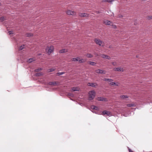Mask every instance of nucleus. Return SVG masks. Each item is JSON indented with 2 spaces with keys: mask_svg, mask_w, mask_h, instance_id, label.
Masks as SVG:
<instances>
[{
  "mask_svg": "<svg viewBox=\"0 0 152 152\" xmlns=\"http://www.w3.org/2000/svg\"><path fill=\"white\" fill-rule=\"evenodd\" d=\"M88 99L91 100L93 99L95 96V92L94 91H90L88 93Z\"/></svg>",
  "mask_w": 152,
  "mask_h": 152,
  "instance_id": "1",
  "label": "nucleus"
},
{
  "mask_svg": "<svg viewBox=\"0 0 152 152\" xmlns=\"http://www.w3.org/2000/svg\"><path fill=\"white\" fill-rule=\"evenodd\" d=\"M94 41L96 44L99 45V46H103L104 45L103 43L99 39H95Z\"/></svg>",
  "mask_w": 152,
  "mask_h": 152,
  "instance_id": "2",
  "label": "nucleus"
},
{
  "mask_svg": "<svg viewBox=\"0 0 152 152\" xmlns=\"http://www.w3.org/2000/svg\"><path fill=\"white\" fill-rule=\"evenodd\" d=\"M102 114L103 115H106L109 116L112 115V114L111 112L106 110L102 112Z\"/></svg>",
  "mask_w": 152,
  "mask_h": 152,
  "instance_id": "3",
  "label": "nucleus"
},
{
  "mask_svg": "<svg viewBox=\"0 0 152 152\" xmlns=\"http://www.w3.org/2000/svg\"><path fill=\"white\" fill-rule=\"evenodd\" d=\"M66 13L69 15H74L75 14V12L69 10L66 12Z\"/></svg>",
  "mask_w": 152,
  "mask_h": 152,
  "instance_id": "4",
  "label": "nucleus"
},
{
  "mask_svg": "<svg viewBox=\"0 0 152 152\" xmlns=\"http://www.w3.org/2000/svg\"><path fill=\"white\" fill-rule=\"evenodd\" d=\"M87 85L88 86L93 87H96L97 86V84L95 83H88Z\"/></svg>",
  "mask_w": 152,
  "mask_h": 152,
  "instance_id": "5",
  "label": "nucleus"
},
{
  "mask_svg": "<svg viewBox=\"0 0 152 152\" xmlns=\"http://www.w3.org/2000/svg\"><path fill=\"white\" fill-rule=\"evenodd\" d=\"M95 72L99 74H104L105 73V72L104 70L102 69H97L95 70Z\"/></svg>",
  "mask_w": 152,
  "mask_h": 152,
  "instance_id": "6",
  "label": "nucleus"
},
{
  "mask_svg": "<svg viewBox=\"0 0 152 152\" xmlns=\"http://www.w3.org/2000/svg\"><path fill=\"white\" fill-rule=\"evenodd\" d=\"M114 70L115 71L119 72H123L124 71L123 69L121 67L115 68L114 69Z\"/></svg>",
  "mask_w": 152,
  "mask_h": 152,
  "instance_id": "7",
  "label": "nucleus"
},
{
  "mask_svg": "<svg viewBox=\"0 0 152 152\" xmlns=\"http://www.w3.org/2000/svg\"><path fill=\"white\" fill-rule=\"evenodd\" d=\"M53 46H50L48 49V53L50 54L51 53L53 50Z\"/></svg>",
  "mask_w": 152,
  "mask_h": 152,
  "instance_id": "8",
  "label": "nucleus"
},
{
  "mask_svg": "<svg viewBox=\"0 0 152 152\" xmlns=\"http://www.w3.org/2000/svg\"><path fill=\"white\" fill-rule=\"evenodd\" d=\"M101 56L102 58H106L108 59H110V58L109 56L107 55H106L104 54H102L101 55Z\"/></svg>",
  "mask_w": 152,
  "mask_h": 152,
  "instance_id": "9",
  "label": "nucleus"
},
{
  "mask_svg": "<svg viewBox=\"0 0 152 152\" xmlns=\"http://www.w3.org/2000/svg\"><path fill=\"white\" fill-rule=\"evenodd\" d=\"M104 23L106 25H111V22L110 21L108 20H104Z\"/></svg>",
  "mask_w": 152,
  "mask_h": 152,
  "instance_id": "10",
  "label": "nucleus"
},
{
  "mask_svg": "<svg viewBox=\"0 0 152 152\" xmlns=\"http://www.w3.org/2000/svg\"><path fill=\"white\" fill-rule=\"evenodd\" d=\"M79 16L81 17H88V15L86 13H80Z\"/></svg>",
  "mask_w": 152,
  "mask_h": 152,
  "instance_id": "11",
  "label": "nucleus"
},
{
  "mask_svg": "<svg viewBox=\"0 0 152 152\" xmlns=\"http://www.w3.org/2000/svg\"><path fill=\"white\" fill-rule=\"evenodd\" d=\"M79 88L78 87H73L72 88V91H78Z\"/></svg>",
  "mask_w": 152,
  "mask_h": 152,
  "instance_id": "12",
  "label": "nucleus"
},
{
  "mask_svg": "<svg viewBox=\"0 0 152 152\" xmlns=\"http://www.w3.org/2000/svg\"><path fill=\"white\" fill-rule=\"evenodd\" d=\"M35 60V59L34 58H31L29 59L27 61L29 63H31V62H33Z\"/></svg>",
  "mask_w": 152,
  "mask_h": 152,
  "instance_id": "13",
  "label": "nucleus"
},
{
  "mask_svg": "<svg viewBox=\"0 0 152 152\" xmlns=\"http://www.w3.org/2000/svg\"><path fill=\"white\" fill-rule=\"evenodd\" d=\"M136 106V104L135 103H131L128 104H127V106L128 107H135Z\"/></svg>",
  "mask_w": 152,
  "mask_h": 152,
  "instance_id": "14",
  "label": "nucleus"
},
{
  "mask_svg": "<svg viewBox=\"0 0 152 152\" xmlns=\"http://www.w3.org/2000/svg\"><path fill=\"white\" fill-rule=\"evenodd\" d=\"M80 59V57H78L77 58H73L72 59V61H77L78 60Z\"/></svg>",
  "mask_w": 152,
  "mask_h": 152,
  "instance_id": "15",
  "label": "nucleus"
},
{
  "mask_svg": "<svg viewBox=\"0 0 152 152\" xmlns=\"http://www.w3.org/2000/svg\"><path fill=\"white\" fill-rule=\"evenodd\" d=\"M120 97L122 99H124L128 98V96L127 95H121L120 96Z\"/></svg>",
  "mask_w": 152,
  "mask_h": 152,
  "instance_id": "16",
  "label": "nucleus"
},
{
  "mask_svg": "<svg viewBox=\"0 0 152 152\" xmlns=\"http://www.w3.org/2000/svg\"><path fill=\"white\" fill-rule=\"evenodd\" d=\"M103 80L104 81L108 82H111L113 81V79H111L104 78Z\"/></svg>",
  "mask_w": 152,
  "mask_h": 152,
  "instance_id": "17",
  "label": "nucleus"
},
{
  "mask_svg": "<svg viewBox=\"0 0 152 152\" xmlns=\"http://www.w3.org/2000/svg\"><path fill=\"white\" fill-rule=\"evenodd\" d=\"M97 100L98 101H105V99L102 97H99L97 98Z\"/></svg>",
  "mask_w": 152,
  "mask_h": 152,
  "instance_id": "18",
  "label": "nucleus"
},
{
  "mask_svg": "<svg viewBox=\"0 0 152 152\" xmlns=\"http://www.w3.org/2000/svg\"><path fill=\"white\" fill-rule=\"evenodd\" d=\"M88 63L92 66H94L96 64V63L94 62H92V61H89L88 62Z\"/></svg>",
  "mask_w": 152,
  "mask_h": 152,
  "instance_id": "19",
  "label": "nucleus"
},
{
  "mask_svg": "<svg viewBox=\"0 0 152 152\" xmlns=\"http://www.w3.org/2000/svg\"><path fill=\"white\" fill-rule=\"evenodd\" d=\"M91 108L92 109H94L96 110H97L99 109L97 107L94 105L92 106L91 107Z\"/></svg>",
  "mask_w": 152,
  "mask_h": 152,
  "instance_id": "20",
  "label": "nucleus"
},
{
  "mask_svg": "<svg viewBox=\"0 0 152 152\" xmlns=\"http://www.w3.org/2000/svg\"><path fill=\"white\" fill-rule=\"evenodd\" d=\"M67 51V50L66 49H63L59 51V53H63L66 52Z\"/></svg>",
  "mask_w": 152,
  "mask_h": 152,
  "instance_id": "21",
  "label": "nucleus"
},
{
  "mask_svg": "<svg viewBox=\"0 0 152 152\" xmlns=\"http://www.w3.org/2000/svg\"><path fill=\"white\" fill-rule=\"evenodd\" d=\"M43 75V73L42 72H38L35 74V76H39Z\"/></svg>",
  "mask_w": 152,
  "mask_h": 152,
  "instance_id": "22",
  "label": "nucleus"
},
{
  "mask_svg": "<svg viewBox=\"0 0 152 152\" xmlns=\"http://www.w3.org/2000/svg\"><path fill=\"white\" fill-rule=\"evenodd\" d=\"M78 61H79V63H82L85 62L86 61V60L83 59H79L78 60Z\"/></svg>",
  "mask_w": 152,
  "mask_h": 152,
  "instance_id": "23",
  "label": "nucleus"
},
{
  "mask_svg": "<svg viewBox=\"0 0 152 152\" xmlns=\"http://www.w3.org/2000/svg\"><path fill=\"white\" fill-rule=\"evenodd\" d=\"M50 85L55 86L56 85V83L55 82H50L49 83Z\"/></svg>",
  "mask_w": 152,
  "mask_h": 152,
  "instance_id": "24",
  "label": "nucleus"
},
{
  "mask_svg": "<svg viewBox=\"0 0 152 152\" xmlns=\"http://www.w3.org/2000/svg\"><path fill=\"white\" fill-rule=\"evenodd\" d=\"M86 56L88 58H91L93 57V55L90 54H87Z\"/></svg>",
  "mask_w": 152,
  "mask_h": 152,
  "instance_id": "25",
  "label": "nucleus"
},
{
  "mask_svg": "<svg viewBox=\"0 0 152 152\" xmlns=\"http://www.w3.org/2000/svg\"><path fill=\"white\" fill-rule=\"evenodd\" d=\"M26 36L27 37H31L33 35V34H31V33H28L26 34Z\"/></svg>",
  "mask_w": 152,
  "mask_h": 152,
  "instance_id": "26",
  "label": "nucleus"
},
{
  "mask_svg": "<svg viewBox=\"0 0 152 152\" xmlns=\"http://www.w3.org/2000/svg\"><path fill=\"white\" fill-rule=\"evenodd\" d=\"M110 84L112 86L115 85L116 86H118V85L116 84L115 82H111L110 83Z\"/></svg>",
  "mask_w": 152,
  "mask_h": 152,
  "instance_id": "27",
  "label": "nucleus"
},
{
  "mask_svg": "<svg viewBox=\"0 0 152 152\" xmlns=\"http://www.w3.org/2000/svg\"><path fill=\"white\" fill-rule=\"evenodd\" d=\"M5 19H6V17H1L0 18V20L1 22L3 21H4V20H5Z\"/></svg>",
  "mask_w": 152,
  "mask_h": 152,
  "instance_id": "28",
  "label": "nucleus"
},
{
  "mask_svg": "<svg viewBox=\"0 0 152 152\" xmlns=\"http://www.w3.org/2000/svg\"><path fill=\"white\" fill-rule=\"evenodd\" d=\"M24 45H22L20 46L19 48V50H22L23 48H24Z\"/></svg>",
  "mask_w": 152,
  "mask_h": 152,
  "instance_id": "29",
  "label": "nucleus"
},
{
  "mask_svg": "<svg viewBox=\"0 0 152 152\" xmlns=\"http://www.w3.org/2000/svg\"><path fill=\"white\" fill-rule=\"evenodd\" d=\"M65 72H58L57 74V75H58V76H59V75H62L64 74Z\"/></svg>",
  "mask_w": 152,
  "mask_h": 152,
  "instance_id": "30",
  "label": "nucleus"
},
{
  "mask_svg": "<svg viewBox=\"0 0 152 152\" xmlns=\"http://www.w3.org/2000/svg\"><path fill=\"white\" fill-rule=\"evenodd\" d=\"M54 69H49L48 70V72H50L53 71L54 70Z\"/></svg>",
  "mask_w": 152,
  "mask_h": 152,
  "instance_id": "31",
  "label": "nucleus"
},
{
  "mask_svg": "<svg viewBox=\"0 0 152 152\" xmlns=\"http://www.w3.org/2000/svg\"><path fill=\"white\" fill-rule=\"evenodd\" d=\"M42 69L41 68H38L35 69V71L36 72H38L41 70Z\"/></svg>",
  "mask_w": 152,
  "mask_h": 152,
  "instance_id": "32",
  "label": "nucleus"
},
{
  "mask_svg": "<svg viewBox=\"0 0 152 152\" xmlns=\"http://www.w3.org/2000/svg\"><path fill=\"white\" fill-rule=\"evenodd\" d=\"M115 0H107V2L110 3V4H112V2L114 1Z\"/></svg>",
  "mask_w": 152,
  "mask_h": 152,
  "instance_id": "33",
  "label": "nucleus"
},
{
  "mask_svg": "<svg viewBox=\"0 0 152 152\" xmlns=\"http://www.w3.org/2000/svg\"><path fill=\"white\" fill-rule=\"evenodd\" d=\"M148 19H152V16H148Z\"/></svg>",
  "mask_w": 152,
  "mask_h": 152,
  "instance_id": "34",
  "label": "nucleus"
},
{
  "mask_svg": "<svg viewBox=\"0 0 152 152\" xmlns=\"http://www.w3.org/2000/svg\"><path fill=\"white\" fill-rule=\"evenodd\" d=\"M102 2H107V0H102Z\"/></svg>",
  "mask_w": 152,
  "mask_h": 152,
  "instance_id": "35",
  "label": "nucleus"
},
{
  "mask_svg": "<svg viewBox=\"0 0 152 152\" xmlns=\"http://www.w3.org/2000/svg\"><path fill=\"white\" fill-rule=\"evenodd\" d=\"M123 16L122 15H118V18H121L123 17Z\"/></svg>",
  "mask_w": 152,
  "mask_h": 152,
  "instance_id": "36",
  "label": "nucleus"
},
{
  "mask_svg": "<svg viewBox=\"0 0 152 152\" xmlns=\"http://www.w3.org/2000/svg\"><path fill=\"white\" fill-rule=\"evenodd\" d=\"M109 15L113 17L114 16V14L112 12V13H111V14H110Z\"/></svg>",
  "mask_w": 152,
  "mask_h": 152,
  "instance_id": "37",
  "label": "nucleus"
},
{
  "mask_svg": "<svg viewBox=\"0 0 152 152\" xmlns=\"http://www.w3.org/2000/svg\"><path fill=\"white\" fill-rule=\"evenodd\" d=\"M68 95L69 96H73L72 94H71V93H69Z\"/></svg>",
  "mask_w": 152,
  "mask_h": 152,
  "instance_id": "38",
  "label": "nucleus"
},
{
  "mask_svg": "<svg viewBox=\"0 0 152 152\" xmlns=\"http://www.w3.org/2000/svg\"><path fill=\"white\" fill-rule=\"evenodd\" d=\"M129 152H133V151H132L130 148H129Z\"/></svg>",
  "mask_w": 152,
  "mask_h": 152,
  "instance_id": "39",
  "label": "nucleus"
},
{
  "mask_svg": "<svg viewBox=\"0 0 152 152\" xmlns=\"http://www.w3.org/2000/svg\"><path fill=\"white\" fill-rule=\"evenodd\" d=\"M7 30L8 31V33L9 34H10V31H9V29H8V27H7Z\"/></svg>",
  "mask_w": 152,
  "mask_h": 152,
  "instance_id": "40",
  "label": "nucleus"
},
{
  "mask_svg": "<svg viewBox=\"0 0 152 152\" xmlns=\"http://www.w3.org/2000/svg\"><path fill=\"white\" fill-rule=\"evenodd\" d=\"M112 64L113 65L115 66V65L116 63L115 62H113L112 63Z\"/></svg>",
  "mask_w": 152,
  "mask_h": 152,
  "instance_id": "41",
  "label": "nucleus"
},
{
  "mask_svg": "<svg viewBox=\"0 0 152 152\" xmlns=\"http://www.w3.org/2000/svg\"><path fill=\"white\" fill-rule=\"evenodd\" d=\"M94 54L96 56H98V55L96 53H94Z\"/></svg>",
  "mask_w": 152,
  "mask_h": 152,
  "instance_id": "42",
  "label": "nucleus"
},
{
  "mask_svg": "<svg viewBox=\"0 0 152 152\" xmlns=\"http://www.w3.org/2000/svg\"><path fill=\"white\" fill-rule=\"evenodd\" d=\"M13 33L12 31H10V34H13Z\"/></svg>",
  "mask_w": 152,
  "mask_h": 152,
  "instance_id": "43",
  "label": "nucleus"
},
{
  "mask_svg": "<svg viewBox=\"0 0 152 152\" xmlns=\"http://www.w3.org/2000/svg\"><path fill=\"white\" fill-rule=\"evenodd\" d=\"M113 27L114 28H116V26H115L114 25L113 26Z\"/></svg>",
  "mask_w": 152,
  "mask_h": 152,
  "instance_id": "44",
  "label": "nucleus"
},
{
  "mask_svg": "<svg viewBox=\"0 0 152 152\" xmlns=\"http://www.w3.org/2000/svg\"><path fill=\"white\" fill-rule=\"evenodd\" d=\"M97 12V13H99V12L98 11H97V12Z\"/></svg>",
  "mask_w": 152,
  "mask_h": 152,
  "instance_id": "45",
  "label": "nucleus"
},
{
  "mask_svg": "<svg viewBox=\"0 0 152 152\" xmlns=\"http://www.w3.org/2000/svg\"><path fill=\"white\" fill-rule=\"evenodd\" d=\"M41 55V54H38V56H39V55Z\"/></svg>",
  "mask_w": 152,
  "mask_h": 152,
  "instance_id": "46",
  "label": "nucleus"
},
{
  "mask_svg": "<svg viewBox=\"0 0 152 152\" xmlns=\"http://www.w3.org/2000/svg\"><path fill=\"white\" fill-rule=\"evenodd\" d=\"M95 113H96V114H97V113H96V112H95Z\"/></svg>",
  "mask_w": 152,
  "mask_h": 152,
  "instance_id": "47",
  "label": "nucleus"
}]
</instances>
